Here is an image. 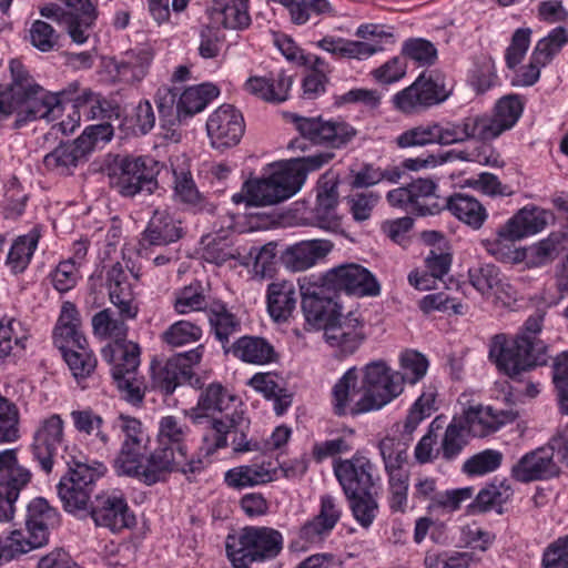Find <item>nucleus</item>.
Wrapping results in <instances>:
<instances>
[{"label":"nucleus","instance_id":"6e6d98bb","mask_svg":"<svg viewBox=\"0 0 568 568\" xmlns=\"http://www.w3.org/2000/svg\"><path fill=\"white\" fill-rule=\"evenodd\" d=\"M334 158L331 151H320L315 154L295 158L286 162L284 168L290 173L295 186L301 190L307 173L320 170L323 165L329 163Z\"/></svg>","mask_w":568,"mask_h":568},{"label":"nucleus","instance_id":"473e14b6","mask_svg":"<svg viewBox=\"0 0 568 568\" xmlns=\"http://www.w3.org/2000/svg\"><path fill=\"white\" fill-rule=\"evenodd\" d=\"M436 396L437 392L435 388L429 387L424 390L410 406L405 419L395 425L396 433H398L404 445H408L414 439V433L419 424L437 409Z\"/></svg>","mask_w":568,"mask_h":568},{"label":"nucleus","instance_id":"bf43d9fd","mask_svg":"<svg viewBox=\"0 0 568 568\" xmlns=\"http://www.w3.org/2000/svg\"><path fill=\"white\" fill-rule=\"evenodd\" d=\"M235 399V396L230 394L222 384L212 383L201 393L197 406L192 409V413H196V410L219 412L224 415L231 409Z\"/></svg>","mask_w":568,"mask_h":568},{"label":"nucleus","instance_id":"20e7f679","mask_svg":"<svg viewBox=\"0 0 568 568\" xmlns=\"http://www.w3.org/2000/svg\"><path fill=\"white\" fill-rule=\"evenodd\" d=\"M209 462L200 456H192L190 459L179 457L171 448L158 446L148 455L145 450L128 464L119 476H126L138 479L146 486L164 483L172 473H181L187 479L202 473Z\"/></svg>","mask_w":568,"mask_h":568},{"label":"nucleus","instance_id":"a211bd4d","mask_svg":"<svg viewBox=\"0 0 568 568\" xmlns=\"http://www.w3.org/2000/svg\"><path fill=\"white\" fill-rule=\"evenodd\" d=\"M242 113L231 104H223L206 121V132L213 149L221 152L237 145L244 134Z\"/></svg>","mask_w":568,"mask_h":568},{"label":"nucleus","instance_id":"c756f323","mask_svg":"<svg viewBox=\"0 0 568 568\" xmlns=\"http://www.w3.org/2000/svg\"><path fill=\"white\" fill-rule=\"evenodd\" d=\"M183 236L181 222L165 210H155L142 233L141 245L165 246Z\"/></svg>","mask_w":568,"mask_h":568},{"label":"nucleus","instance_id":"5fc2aeb1","mask_svg":"<svg viewBox=\"0 0 568 568\" xmlns=\"http://www.w3.org/2000/svg\"><path fill=\"white\" fill-rule=\"evenodd\" d=\"M467 420L460 416H454L445 429L440 444L442 458L446 462L456 459L467 445Z\"/></svg>","mask_w":568,"mask_h":568},{"label":"nucleus","instance_id":"72a5a7b5","mask_svg":"<svg viewBox=\"0 0 568 568\" xmlns=\"http://www.w3.org/2000/svg\"><path fill=\"white\" fill-rule=\"evenodd\" d=\"M333 246L328 240L302 241L287 247L285 262L293 271H305L323 260Z\"/></svg>","mask_w":568,"mask_h":568},{"label":"nucleus","instance_id":"69168bd1","mask_svg":"<svg viewBox=\"0 0 568 568\" xmlns=\"http://www.w3.org/2000/svg\"><path fill=\"white\" fill-rule=\"evenodd\" d=\"M504 455L496 449L481 450L467 458L462 471L469 477H478L497 470L503 463Z\"/></svg>","mask_w":568,"mask_h":568},{"label":"nucleus","instance_id":"7c9ffc66","mask_svg":"<svg viewBox=\"0 0 568 568\" xmlns=\"http://www.w3.org/2000/svg\"><path fill=\"white\" fill-rule=\"evenodd\" d=\"M514 489L507 478L495 477L487 483L467 506V514L479 515L490 510L501 514L504 504L510 500Z\"/></svg>","mask_w":568,"mask_h":568},{"label":"nucleus","instance_id":"c03bdc74","mask_svg":"<svg viewBox=\"0 0 568 568\" xmlns=\"http://www.w3.org/2000/svg\"><path fill=\"white\" fill-rule=\"evenodd\" d=\"M88 153L79 141L62 142L53 151L45 154L43 165L47 170L61 175L71 174L78 163L87 158Z\"/></svg>","mask_w":568,"mask_h":568},{"label":"nucleus","instance_id":"0e129e2a","mask_svg":"<svg viewBox=\"0 0 568 568\" xmlns=\"http://www.w3.org/2000/svg\"><path fill=\"white\" fill-rule=\"evenodd\" d=\"M414 209L422 215L438 213L442 205L438 203L427 204V201L436 199L435 191L437 185L432 179H416L408 183Z\"/></svg>","mask_w":568,"mask_h":568},{"label":"nucleus","instance_id":"864d4df0","mask_svg":"<svg viewBox=\"0 0 568 568\" xmlns=\"http://www.w3.org/2000/svg\"><path fill=\"white\" fill-rule=\"evenodd\" d=\"M128 320L120 314L115 317L111 308H104L95 313L91 320L93 334L100 339L124 341L129 332L125 324Z\"/></svg>","mask_w":568,"mask_h":568},{"label":"nucleus","instance_id":"aec40b11","mask_svg":"<svg viewBox=\"0 0 568 568\" xmlns=\"http://www.w3.org/2000/svg\"><path fill=\"white\" fill-rule=\"evenodd\" d=\"M244 191L248 194L251 206H265L283 202L300 190L283 165L267 178L246 181Z\"/></svg>","mask_w":568,"mask_h":568},{"label":"nucleus","instance_id":"412c9836","mask_svg":"<svg viewBox=\"0 0 568 568\" xmlns=\"http://www.w3.org/2000/svg\"><path fill=\"white\" fill-rule=\"evenodd\" d=\"M90 516L94 524L120 531L134 525L135 518L130 513L128 503L122 493L102 491L90 503Z\"/></svg>","mask_w":568,"mask_h":568},{"label":"nucleus","instance_id":"a18cd8bd","mask_svg":"<svg viewBox=\"0 0 568 568\" xmlns=\"http://www.w3.org/2000/svg\"><path fill=\"white\" fill-rule=\"evenodd\" d=\"M172 172L175 200L194 212L210 211L207 207L210 204L197 190L191 171L184 168H173Z\"/></svg>","mask_w":568,"mask_h":568},{"label":"nucleus","instance_id":"c85d7f7f","mask_svg":"<svg viewBox=\"0 0 568 568\" xmlns=\"http://www.w3.org/2000/svg\"><path fill=\"white\" fill-rule=\"evenodd\" d=\"M225 353L243 363L252 365H267L276 363L280 358L274 345L262 336L244 335L232 343Z\"/></svg>","mask_w":568,"mask_h":568},{"label":"nucleus","instance_id":"13d9d810","mask_svg":"<svg viewBox=\"0 0 568 568\" xmlns=\"http://www.w3.org/2000/svg\"><path fill=\"white\" fill-rule=\"evenodd\" d=\"M155 103L162 128L170 129L184 121L180 108L179 89L160 88L155 94Z\"/></svg>","mask_w":568,"mask_h":568},{"label":"nucleus","instance_id":"1a4fd4ad","mask_svg":"<svg viewBox=\"0 0 568 568\" xmlns=\"http://www.w3.org/2000/svg\"><path fill=\"white\" fill-rule=\"evenodd\" d=\"M31 478V471L19 464L17 449L0 452V537L11 528L20 493L27 488Z\"/></svg>","mask_w":568,"mask_h":568},{"label":"nucleus","instance_id":"39448f33","mask_svg":"<svg viewBox=\"0 0 568 568\" xmlns=\"http://www.w3.org/2000/svg\"><path fill=\"white\" fill-rule=\"evenodd\" d=\"M140 355V345L128 339L109 343L101 349L122 398L133 406L142 404L145 395L144 379L139 375Z\"/></svg>","mask_w":568,"mask_h":568},{"label":"nucleus","instance_id":"4d7b16f0","mask_svg":"<svg viewBox=\"0 0 568 568\" xmlns=\"http://www.w3.org/2000/svg\"><path fill=\"white\" fill-rule=\"evenodd\" d=\"M210 303L204 294V287L199 281H194L174 293L173 307L181 315L200 311L207 312Z\"/></svg>","mask_w":568,"mask_h":568},{"label":"nucleus","instance_id":"8fccbe9b","mask_svg":"<svg viewBox=\"0 0 568 568\" xmlns=\"http://www.w3.org/2000/svg\"><path fill=\"white\" fill-rule=\"evenodd\" d=\"M382 490L345 495L355 521L368 529L379 514L378 497Z\"/></svg>","mask_w":568,"mask_h":568},{"label":"nucleus","instance_id":"4468645a","mask_svg":"<svg viewBox=\"0 0 568 568\" xmlns=\"http://www.w3.org/2000/svg\"><path fill=\"white\" fill-rule=\"evenodd\" d=\"M445 78L438 72H423L407 88L393 97L394 106L404 113H415L422 109L443 103L450 95Z\"/></svg>","mask_w":568,"mask_h":568},{"label":"nucleus","instance_id":"9d476101","mask_svg":"<svg viewBox=\"0 0 568 568\" xmlns=\"http://www.w3.org/2000/svg\"><path fill=\"white\" fill-rule=\"evenodd\" d=\"M298 285L305 321L324 329L342 308L339 296L327 285L323 274L301 277Z\"/></svg>","mask_w":568,"mask_h":568},{"label":"nucleus","instance_id":"9b49d317","mask_svg":"<svg viewBox=\"0 0 568 568\" xmlns=\"http://www.w3.org/2000/svg\"><path fill=\"white\" fill-rule=\"evenodd\" d=\"M160 170V162L151 156H126L111 176V186L124 197L142 193L150 195L159 187Z\"/></svg>","mask_w":568,"mask_h":568},{"label":"nucleus","instance_id":"c9c22d12","mask_svg":"<svg viewBox=\"0 0 568 568\" xmlns=\"http://www.w3.org/2000/svg\"><path fill=\"white\" fill-rule=\"evenodd\" d=\"M248 385L261 393L266 399L273 400V407L276 415H283L292 405V395L283 385V378L274 373H256L250 381Z\"/></svg>","mask_w":568,"mask_h":568},{"label":"nucleus","instance_id":"2f4dec72","mask_svg":"<svg viewBox=\"0 0 568 568\" xmlns=\"http://www.w3.org/2000/svg\"><path fill=\"white\" fill-rule=\"evenodd\" d=\"M440 145L464 143L469 140L487 141L479 115H468L459 121L437 122Z\"/></svg>","mask_w":568,"mask_h":568},{"label":"nucleus","instance_id":"052dcab7","mask_svg":"<svg viewBox=\"0 0 568 568\" xmlns=\"http://www.w3.org/2000/svg\"><path fill=\"white\" fill-rule=\"evenodd\" d=\"M338 193L337 186L331 185L325 186L317 193L316 206H315V219L322 229L331 230L338 225L337 207Z\"/></svg>","mask_w":568,"mask_h":568},{"label":"nucleus","instance_id":"e433bc0d","mask_svg":"<svg viewBox=\"0 0 568 568\" xmlns=\"http://www.w3.org/2000/svg\"><path fill=\"white\" fill-rule=\"evenodd\" d=\"M296 303V290L292 282L282 281L267 286V311L274 322H286L295 311Z\"/></svg>","mask_w":568,"mask_h":568},{"label":"nucleus","instance_id":"5701e85b","mask_svg":"<svg viewBox=\"0 0 568 568\" xmlns=\"http://www.w3.org/2000/svg\"><path fill=\"white\" fill-rule=\"evenodd\" d=\"M64 422L58 414H52L43 419L34 432L31 452L33 459L38 462L45 474L52 471L54 456L63 442Z\"/></svg>","mask_w":568,"mask_h":568},{"label":"nucleus","instance_id":"b1692460","mask_svg":"<svg viewBox=\"0 0 568 568\" xmlns=\"http://www.w3.org/2000/svg\"><path fill=\"white\" fill-rule=\"evenodd\" d=\"M293 75L284 69H276L264 75H251L243 84L248 94L267 103L280 104L288 100Z\"/></svg>","mask_w":568,"mask_h":568},{"label":"nucleus","instance_id":"cd10ccee","mask_svg":"<svg viewBox=\"0 0 568 568\" xmlns=\"http://www.w3.org/2000/svg\"><path fill=\"white\" fill-rule=\"evenodd\" d=\"M467 420L468 433L474 437H486L513 423L518 417L514 409H495L491 406L469 408L464 416Z\"/></svg>","mask_w":568,"mask_h":568},{"label":"nucleus","instance_id":"ea45409f","mask_svg":"<svg viewBox=\"0 0 568 568\" xmlns=\"http://www.w3.org/2000/svg\"><path fill=\"white\" fill-rule=\"evenodd\" d=\"M315 44L335 59L366 60L381 50L379 47L367 42L335 36H325Z\"/></svg>","mask_w":568,"mask_h":568},{"label":"nucleus","instance_id":"3c124183","mask_svg":"<svg viewBox=\"0 0 568 568\" xmlns=\"http://www.w3.org/2000/svg\"><path fill=\"white\" fill-rule=\"evenodd\" d=\"M39 239V232L32 230L14 240L6 260V265L12 273L20 274L26 271L38 246Z\"/></svg>","mask_w":568,"mask_h":568},{"label":"nucleus","instance_id":"a19ab883","mask_svg":"<svg viewBox=\"0 0 568 568\" xmlns=\"http://www.w3.org/2000/svg\"><path fill=\"white\" fill-rule=\"evenodd\" d=\"M211 18L224 29L244 30L251 24L248 0H214Z\"/></svg>","mask_w":568,"mask_h":568},{"label":"nucleus","instance_id":"f257e3e1","mask_svg":"<svg viewBox=\"0 0 568 568\" xmlns=\"http://www.w3.org/2000/svg\"><path fill=\"white\" fill-rule=\"evenodd\" d=\"M403 393L400 377L384 361H373L359 371L348 368L332 389L334 412L357 416L378 410Z\"/></svg>","mask_w":568,"mask_h":568},{"label":"nucleus","instance_id":"680f3d73","mask_svg":"<svg viewBox=\"0 0 568 568\" xmlns=\"http://www.w3.org/2000/svg\"><path fill=\"white\" fill-rule=\"evenodd\" d=\"M203 329L196 323L181 320L171 324L162 334L163 343L172 347H181L196 343L202 338Z\"/></svg>","mask_w":568,"mask_h":568},{"label":"nucleus","instance_id":"49530a36","mask_svg":"<svg viewBox=\"0 0 568 568\" xmlns=\"http://www.w3.org/2000/svg\"><path fill=\"white\" fill-rule=\"evenodd\" d=\"M282 4L288 12L292 23L303 26L313 19H320L323 14L333 13V7L328 0H274Z\"/></svg>","mask_w":568,"mask_h":568},{"label":"nucleus","instance_id":"603ef678","mask_svg":"<svg viewBox=\"0 0 568 568\" xmlns=\"http://www.w3.org/2000/svg\"><path fill=\"white\" fill-rule=\"evenodd\" d=\"M152 57L145 50L129 51L115 63L116 77L125 83L141 81L149 70Z\"/></svg>","mask_w":568,"mask_h":568},{"label":"nucleus","instance_id":"338daca9","mask_svg":"<svg viewBox=\"0 0 568 568\" xmlns=\"http://www.w3.org/2000/svg\"><path fill=\"white\" fill-rule=\"evenodd\" d=\"M407 445L395 437H384L378 443L379 455L384 463L386 474L406 470L404 468L407 462Z\"/></svg>","mask_w":568,"mask_h":568},{"label":"nucleus","instance_id":"09e8293b","mask_svg":"<svg viewBox=\"0 0 568 568\" xmlns=\"http://www.w3.org/2000/svg\"><path fill=\"white\" fill-rule=\"evenodd\" d=\"M220 91L212 83H202L179 91L180 108L184 121L203 111L206 105L219 95Z\"/></svg>","mask_w":568,"mask_h":568},{"label":"nucleus","instance_id":"de8ad7c7","mask_svg":"<svg viewBox=\"0 0 568 568\" xmlns=\"http://www.w3.org/2000/svg\"><path fill=\"white\" fill-rule=\"evenodd\" d=\"M73 426L77 432L87 436H93L99 449H106L110 445L111 438L104 432V419L101 415L95 413L91 407L84 409H77L70 413Z\"/></svg>","mask_w":568,"mask_h":568},{"label":"nucleus","instance_id":"f3484780","mask_svg":"<svg viewBox=\"0 0 568 568\" xmlns=\"http://www.w3.org/2000/svg\"><path fill=\"white\" fill-rule=\"evenodd\" d=\"M342 515L338 499L329 494L322 495L317 514L300 527L296 544L302 542L301 549L322 544L339 523Z\"/></svg>","mask_w":568,"mask_h":568},{"label":"nucleus","instance_id":"6e6552de","mask_svg":"<svg viewBox=\"0 0 568 568\" xmlns=\"http://www.w3.org/2000/svg\"><path fill=\"white\" fill-rule=\"evenodd\" d=\"M487 252L496 260L504 263H520L534 267L546 265L552 262L560 253H568V226L562 232H552L546 239L523 248H516L513 244L483 241Z\"/></svg>","mask_w":568,"mask_h":568},{"label":"nucleus","instance_id":"bb28decb","mask_svg":"<svg viewBox=\"0 0 568 568\" xmlns=\"http://www.w3.org/2000/svg\"><path fill=\"white\" fill-rule=\"evenodd\" d=\"M60 521L58 510L45 498L36 497L27 506L26 527L36 547L44 546L49 540V529Z\"/></svg>","mask_w":568,"mask_h":568},{"label":"nucleus","instance_id":"f03ea898","mask_svg":"<svg viewBox=\"0 0 568 568\" xmlns=\"http://www.w3.org/2000/svg\"><path fill=\"white\" fill-rule=\"evenodd\" d=\"M544 317V312L536 311L525 321L520 333L514 339H508L505 334L491 337L488 357L500 373L517 379L523 372L547 363V345L537 337L541 332Z\"/></svg>","mask_w":568,"mask_h":568},{"label":"nucleus","instance_id":"58836bf2","mask_svg":"<svg viewBox=\"0 0 568 568\" xmlns=\"http://www.w3.org/2000/svg\"><path fill=\"white\" fill-rule=\"evenodd\" d=\"M442 207H446L456 219L473 230H479L488 219L486 207L476 197L464 193H455L445 199Z\"/></svg>","mask_w":568,"mask_h":568},{"label":"nucleus","instance_id":"6ab92c4d","mask_svg":"<svg viewBox=\"0 0 568 568\" xmlns=\"http://www.w3.org/2000/svg\"><path fill=\"white\" fill-rule=\"evenodd\" d=\"M560 474L555 449L550 445L527 452L510 468V477L521 484L550 480Z\"/></svg>","mask_w":568,"mask_h":568},{"label":"nucleus","instance_id":"4be33fe9","mask_svg":"<svg viewBox=\"0 0 568 568\" xmlns=\"http://www.w3.org/2000/svg\"><path fill=\"white\" fill-rule=\"evenodd\" d=\"M112 427L119 430L122 436L119 453L113 460L114 470L119 474L146 449L150 438L142 422L128 414H119L113 419Z\"/></svg>","mask_w":568,"mask_h":568},{"label":"nucleus","instance_id":"79ce46f5","mask_svg":"<svg viewBox=\"0 0 568 568\" xmlns=\"http://www.w3.org/2000/svg\"><path fill=\"white\" fill-rule=\"evenodd\" d=\"M194 424H201L203 419L206 420L209 427L202 436V445L197 456L201 458L210 457L220 449L227 447L229 445V426H227V413L221 417H209L199 413L190 414Z\"/></svg>","mask_w":568,"mask_h":568},{"label":"nucleus","instance_id":"2eb2a0df","mask_svg":"<svg viewBox=\"0 0 568 568\" xmlns=\"http://www.w3.org/2000/svg\"><path fill=\"white\" fill-rule=\"evenodd\" d=\"M103 280H105L110 302L118 308L119 314L124 318H135L139 305L124 266L116 262L105 270L104 275L103 271L92 274L89 277L90 290L97 292L103 285Z\"/></svg>","mask_w":568,"mask_h":568},{"label":"nucleus","instance_id":"37998d69","mask_svg":"<svg viewBox=\"0 0 568 568\" xmlns=\"http://www.w3.org/2000/svg\"><path fill=\"white\" fill-rule=\"evenodd\" d=\"M189 426L180 418L169 415L159 422L158 444L171 448L179 457L185 459L189 455L187 438Z\"/></svg>","mask_w":568,"mask_h":568},{"label":"nucleus","instance_id":"774afa93","mask_svg":"<svg viewBox=\"0 0 568 568\" xmlns=\"http://www.w3.org/2000/svg\"><path fill=\"white\" fill-rule=\"evenodd\" d=\"M568 43V32L564 27L552 29L547 37L539 40L532 51L534 59L541 64H548Z\"/></svg>","mask_w":568,"mask_h":568},{"label":"nucleus","instance_id":"7ed1b4c3","mask_svg":"<svg viewBox=\"0 0 568 568\" xmlns=\"http://www.w3.org/2000/svg\"><path fill=\"white\" fill-rule=\"evenodd\" d=\"M75 448H67L63 459L68 471L60 478L57 490L67 513L77 514L89 509L91 495L94 491L95 483L106 473L103 463L93 460L89 463L88 457L81 452L74 454Z\"/></svg>","mask_w":568,"mask_h":568},{"label":"nucleus","instance_id":"393cba45","mask_svg":"<svg viewBox=\"0 0 568 568\" xmlns=\"http://www.w3.org/2000/svg\"><path fill=\"white\" fill-rule=\"evenodd\" d=\"M547 211L537 206H525L500 226L491 242L514 245L515 241L534 235L547 225Z\"/></svg>","mask_w":568,"mask_h":568},{"label":"nucleus","instance_id":"0eeeda50","mask_svg":"<svg viewBox=\"0 0 568 568\" xmlns=\"http://www.w3.org/2000/svg\"><path fill=\"white\" fill-rule=\"evenodd\" d=\"M293 122L301 134V138L290 142L288 146L293 150L303 151L305 140L315 145L341 150L346 148L357 135V130L341 118L324 119L322 115L310 118L295 115Z\"/></svg>","mask_w":568,"mask_h":568},{"label":"nucleus","instance_id":"ddd939ff","mask_svg":"<svg viewBox=\"0 0 568 568\" xmlns=\"http://www.w3.org/2000/svg\"><path fill=\"white\" fill-rule=\"evenodd\" d=\"M333 471L344 496L382 490L383 479L377 465L359 452L351 458L335 460Z\"/></svg>","mask_w":568,"mask_h":568},{"label":"nucleus","instance_id":"e2e57ef3","mask_svg":"<svg viewBox=\"0 0 568 568\" xmlns=\"http://www.w3.org/2000/svg\"><path fill=\"white\" fill-rule=\"evenodd\" d=\"M62 357L78 383L91 377L97 368V357L88 348V344L72 351H67Z\"/></svg>","mask_w":568,"mask_h":568},{"label":"nucleus","instance_id":"f8f14e48","mask_svg":"<svg viewBox=\"0 0 568 568\" xmlns=\"http://www.w3.org/2000/svg\"><path fill=\"white\" fill-rule=\"evenodd\" d=\"M204 354V346L199 345L187 352L170 357L164 364L152 366L153 381L165 395L174 393L178 386L189 384L194 388H202V381L193 372Z\"/></svg>","mask_w":568,"mask_h":568},{"label":"nucleus","instance_id":"423d86ee","mask_svg":"<svg viewBox=\"0 0 568 568\" xmlns=\"http://www.w3.org/2000/svg\"><path fill=\"white\" fill-rule=\"evenodd\" d=\"M57 98L41 85L22 92L18 91L10 97H6V92L0 91V122L14 115L11 129L19 130L39 119L53 121L57 118Z\"/></svg>","mask_w":568,"mask_h":568},{"label":"nucleus","instance_id":"4c0bfd02","mask_svg":"<svg viewBox=\"0 0 568 568\" xmlns=\"http://www.w3.org/2000/svg\"><path fill=\"white\" fill-rule=\"evenodd\" d=\"M206 315L211 333L227 349L230 337L241 329L240 318L221 300L211 301Z\"/></svg>","mask_w":568,"mask_h":568},{"label":"nucleus","instance_id":"dca6fc26","mask_svg":"<svg viewBox=\"0 0 568 568\" xmlns=\"http://www.w3.org/2000/svg\"><path fill=\"white\" fill-rule=\"evenodd\" d=\"M327 285L339 296L341 292L357 297H375L381 294V284L366 267L346 263L329 268L323 274Z\"/></svg>","mask_w":568,"mask_h":568},{"label":"nucleus","instance_id":"a878e982","mask_svg":"<svg viewBox=\"0 0 568 568\" xmlns=\"http://www.w3.org/2000/svg\"><path fill=\"white\" fill-rule=\"evenodd\" d=\"M524 106L523 98L511 93L497 101L493 115L478 114L487 141L494 140L505 131L510 130L520 119Z\"/></svg>","mask_w":568,"mask_h":568},{"label":"nucleus","instance_id":"f704fd0d","mask_svg":"<svg viewBox=\"0 0 568 568\" xmlns=\"http://www.w3.org/2000/svg\"><path fill=\"white\" fill-rule=\"evenodd\" d=\"M277 478L276 468H271V463L241 465L229 469L224 474V483L236 490L267 484Z\"/></svg>","mask_w":568,"mask_h":568}]
</instances>
